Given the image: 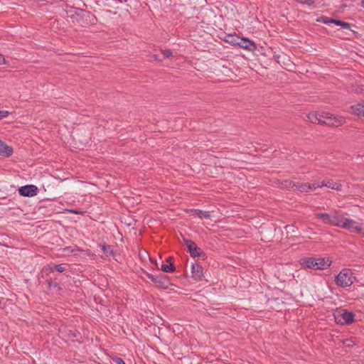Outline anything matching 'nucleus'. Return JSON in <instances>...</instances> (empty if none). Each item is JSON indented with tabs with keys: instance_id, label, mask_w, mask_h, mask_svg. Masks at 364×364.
<instances>
[{
	"instance_id": "1",
	"label": "nucleus",
	"mask_w": 364,
	"mask_h": 364,
	"mask_svg": "<svg viewBox=\"0 0 364 364\" xmlns=\"http://www.w3.org/2000/svg\"><path fill=\"white\" fill-rule=\"evenodd\" d=\"M307 118L312 123L324 124L328 126L338 127L345 123L342 116L333 115L329 112H315L309 113Z\"/></svg>"
},
{
	"instance_id": "2",
	"label": "nucleus",
	"mask_w": 364,
	"mask_h": 364,
	"mask_svg": "<svg viewBox=\"0 0 364 364\" xmlns=\"http://www.w3.org/2000/svg\"><path fill=\"white\" fill-rule=\"evenodd\" d=\"M331 262L328 257H304L301 259L302 267L314 269H325L331 266Z\"/></svg>"
},
{
	"instance_id": "3",
	"label": "nucleus",
	"mask_w": 364,
	"mask_h": 364,
	"mask_svg": "<svg viewBox=\"0 0 364 364\" xmlns=\"http://www.w3.org/2000/svg\"><path fill=\"white\" fill-rule=\"evenodd\" d=\"M355 279V278L350 269H343L336 277L335 282L339 287H348L354 283Z\"/></svg>"
},
{
	"instance_id": "4",
	"label": "nucleus",
	"mask_w": 364,
	"mask_h": 364,
	"mask_svg": "<svg viewBox=\"0 0 364 364\" xmlns=\"http://www.w3.org/2000/svg\"><path fill=\"white\" fill-rule=\"evenodd\" d=\"M338 228H344L355 233H359L362 231L360 224L353 219L345 218L343 215H341Z\"/></svg>"
},
{
	"instance_id": "5",
	"label": "nucleus",
	"mask_w": 364,
	"mask_h": 364,
	"mask_svg": "<svg viewBox=\"0 0 364 364\" xmlns=\"http://www.w3.org/2000/svg\"><path fill=\"white\" fill-rule=\"evenodd\" d=\"M341 215H342L327 213H315L316 218L321 219L325 224L336 227H338Z\"/></svg>"
},
{
	"instance_id": "6",
	"label": "nucleus",
	"mask_w": 364,
	"mask_h": 364,
	"mask_svg": "<svg viewBox=\"0 0 364 364\" xmlns=\"http://www.w3.org/2000/svg\"><path fill=\"white\" fill-rule=\"evenodd\" d=\"M18 193L22 196L33 197L38 193V188L34 185H26L19 188Z\"/></svg>"
},
{
	"instance_id": "7",
	"label": "nucleus",
	"mask_w": 364,
	"mask_h": 364,
	"mask_svg": "<svg viewBox=\"0 0 364 364\" xmlns=\"http://www.w3.org/2000/svg\"><path fill=\"white\" fill-rule=\"evenodd\" d=\"M238 41H240L239 47L244 50L255 51L257 49L255 42L247 38H241Z\"/></svg>"
},
{
	"instance_id": "8",
	"label": "nucleus",
	"mask_w": 364,
	"mask_h": 364,
	"mask_svg": "<svg viewBox=\"0 0 364 364\" xmlns=\"http://www.w3.org/2000/svg\"><path fill=\"white\" fill-rule=\"evenodd\" d=\"M185 244L188 248V250L190 253V255L192 257H199L201 255V250L197 247L196 244L191 240H186Z\"/></svg>"
},
{
	"instance_id": "9",
	"label": "nucleus",
	"mask_w": 364,
	"mask_h": 364,
	"mask_svg": "<svg viewBox=\"0 0 364 364\" xmlns=\"http://www.w3.org/2000/svg\"><path fill=\"white\" fill-rule=\"evenodd\" d=\"M316 188V186L315 183H296L294 191H298L301 193H308L309 191L315 190Z\"/></svg>"
},
{
	"instance_id": "10",
	"label": "nucleus",
	"mask_w": 364,
	"mask_h": 364,
	"mask_svg": "<svg viewBox=\"0 0 364 364\" xmlns=\"http://www.w3.org/2000/svg\"><path fill=\"white\" fill-rule=\"evenodd\" d=\"M192 277L196 281H200L204 277L203 268L198 264H193L191 266Z\"/></svg>"
},
{
	"instance_id": "11",
	"label": "nucleus",
	"mask_w": 364,
	"mask_h": 364,
	"mask_svg": "<svg viewBox=\"0 0 364 364\" xmlns=\"http://www.w3.org/2000/svg\"><path fill=\"white\" fill-rule=\"evenodd\" d=\"M341 320L339 321L341 323L350 324L354 321L355 315L353 313L348 311L346 310H341L339 312Z\"/></svg>"
},
{
	"instance_id": "12",
	"label": "nucleus",
	"mask_w": 364,
	"mask_h": 364,
	"mask_svg": "<svg viewBox=\"0 0 364 364\" xmlns=\"http://www.w3.org/2000/svg\"><path fill=\"white\" fill-rule=\"evenodd\" d=\"M157 280H156V285L161 289H167L170 284L169 280L166 275L159 274L157 275Z\"/></svg>"
},
{
	"instance_id": "13",
	"label": "nucleus",
	"mask_w": 364,
	"mask_h": 364,
	"mask_svg": "<svg viewBox=\"0 0 364 364\" xmlns=\"http://www.w3.org/2000/svg\"><path fill=\"white\" fill-rule=\"evenodd\" d=\"M13 154V148L0 141V156H9Z\"/></svg>"
},
{
	"instance_id": "14",
	"label": "nucleus",
	"mask_w": 364,
	"mask_h": 364,
	"mask_svg": "<svg viewBox=\"0 0 364 364\" xmlns=\"http://www.w3.org/2000/svg\"><path fill=\"white\" fill-rule=\"evenodd\" d=\"M295 184L296 182H294L291 180H284L278 181V185L281 188L283 189H292L294 191V188H295Z\"/></svg>"
},
{
	"instance_id": "15",
	"label": "nucleus",
	"mask_w": 364,
	"mask_h": 364,
	"mask_svg": "<svg viewBox=\"0 0 364 364\" xmlns=\"http://www.w3.org/2000/svg\"><path fill=\"white\" fill-rule=\"evenodd\" d=\"M99 247L103 252L105 257H114V252L113 248L111 245L103 244H100Z\"/></svg>"
},
{
	"instance_id": "16",
	"label": "nucleus",
	"mask_w": 364,
	"mask_h": 364,
	"mask_svg": "<svg viewBox=\"0 0 364 364\" xmlns=\"http://www.w3.org/2000/svg\"><path fill=\"white\" fill-rule=\"evenodd\" d=\"M352 113L356 115L364 116V104H357L350 107Z\"/></svg>"
},
{
	"instance_id": "17",
	"label": "nucleus",
	"mask_w": 364,
	"mask_h": 364,
	"mask_svg": "<svg viewBox=\"0 0 364 364\" xmlns=\"http://www.w3.org/2000/svg\"><path fill=\"white\" fill-rule=\"evenodd\" d=\"M326 187H328L333 190L339 191L341 188V185L336 182H334L332 180H328V181H326Z\"/></svg>"
},
{
	"instance_id": "18",
	"label": "nucleus",
	"mask_w": 364,
	"mask_h": 364,
	"mask_svg": "<svg viewBox=\"0 0 364 364\" xmlns=\"http://www.w3.org/2000/svg\"><path fill=\"white\" fill-rule=\"evenodd\" d=\"M161 269L164 272L170 273V272H173L175 271L176 268L173 263H170L168 264H163L161 267Z\"/></svg>"
},
{
	"instance_id": "19",
	"label": "nucleus",
	"mask_w": 364,
	"mask_h": 364,
	"mask_svg": "<svg viewBox=\"0 0 364 364\" xmlns=\"http://www.w3.org/2000/svg\"><path fill=\"white\" fill-rule=\"evenodd\" d=\"M329 22H331L332 23H334V24H336L337 26H340L343 28L350 29V25L349 23H347V22H345V21H340V20L331 19V21Z\"/></svg>"
},
{
	"instance_id": "20",
	"label": "nucleus",
	"mask_w": 364,
	"mask_h": 364,
	"mask_svg": "<svg viewBox=\"0 0 364 364\" xmlns=\"http://www.w3.org/2000/svg\"><path fill=\"white\" fill-rule=\"evenodd\" d=\"M196 213L200 218H210L211 217L210 212L203 211L200 210H193Z\"/></svg>"
},
{
	"instance_id": "21",
	"label": "nucleus",
	"mask_w": 364,
	"mask_h": 364,
	"mask_svg": "<svg viewBox=\"0 0 364 364\" xmlns=\"http://www.w3.org/2000/svg\"><path fill=\"white\" fill-rule=\"evenodd\" d=\"M228 38H230V40H228V42H230V43L239 46L240 41L241 38H239L238 36H229Z\"/></svg>"
},
{
	"instance_id": "22",
	"label": "nucleus",
	"mask_w": 364,
	"mask_h": 364,
	"mask_svg": "<svg viewBox=\"0 0 364 364\" xmlns=\"http://www.w3.org/2000/svg\"><path fill=\"white\" fill-rule=\"evenodd\" d=\"M161 53L166 58H168L172 56V51L169 49L162 50Z\"/></svg>"
},
{
	"instance_id": "23",
	"label": "nucleus",
	"mask_w": 364,
	"mask_h": 364,
	"mask_svg": "<svg viewBox=\"0 0 364 364\" xmlns=\"http://www.w3.org/2000/svg\"><path fill=\"white\" fill-rule=\"evenodd\" d=\"M55 269V271L58 272H63L65 271V268L62 266V264H55L53 266V269H52L51 270H53Z\"/></svg>"
},
{
	"instance_id": "24",
	"label": "nucleus",
	"mask_w": 364,
	"mask_h": 364,
	"mask_svg": "<svg viewBox=\"0 0 364 364\" xmlns=\"http://www.w3.org/2000/svg\"><path fill=\"white\" fill-rule=\"evenodd\" d=\"M343 344L347 347H351L355 345V343L350 339H346L343 341Z\"/></svg>"
},
{
	"instance_id": "25",
	"label": "nucleus",
	"mask_w": 364,
	"mask_h": 364,
	"mask_svg": "<svg viewBox=\"0 0 364 364\" xmlns=\"http://www.w3.org/2000/svg\"><path fill=\"white\" fill-rule=\"evenodd\" d=\"M113 361L116 364H125V362L121 358H113Z\"/></svg>"
},
{
	"instance_id": "26",
	"label": "nucleus",
	"mask_w": 364,
	"mask_h": 364,
	"mask_svg": "<svg viewBox=\"0 0 364 364\" xmlns=\"http://www.w3.org/2000/svg\"><path fill=\"white\" fill-rule=\"evenodd\" d=\"M9 112L8 111H1L0 110V119H2L3 118L7 117L9 115Z\"/></svg>"
},
{
	"instance_id": "27",
	"label": "nucleus",
	"mask_w": 364,
	"mask_h": 364,
	"mask_svg": "<svg viewBox=\"0 0 364 364\" xmlns=\"http://www.w3.org/2000/svg\"><path fill=\"white\" fill-rule=\"evenodd\" d=\"M147 277H148L149 279H150L154 283L156 282V280H157V279H156L157 278V275L154 276V275H153L151 274L148 273L147 274Z\"/></svg>"
},
{
	"instance_id": "28",
	"label": "nucleus",
	"mask_w": 364,
	"mask_h": 364,
	"mask_svg": "<svg viewBox=\"0 0 364 364\" xmlns=\"http://www.w3.org/2000/svg\"><path fill=\"white\" fill-rule=\"evenodd\" d=\"M326 181H323L321 183H316V188H321V187L326 186Z\"/></svg>"
},
{
	"instance_id": "29",
	"label": "nucleus",
	"mask_w": 364,
	"mask_h": 364,
	"mask_svg": "<svg viewBox=\"0 0 364 364\" xmlns=\"http://www.w3.org/2000/svg\"><path fill=\"white\" fill-rule=\"evenodd\" d=\"M331 18H328L327 17H323L322 18V22H323L324 23H330L329 21H331Z\"/></svg>"
},
{
	"instance_id": "30",
	"label": "nucleus",
	"mask_w": 364,
	"mask_h": 364,
	"mask_svg": "<svg viewBox=\"0 0 364 364\" xmlns=\"http://www.w3.org/2000/svg\"><path fill=\"white\" fill-rule=\"evenodd\" d=\"M152 58H153V59H154V60H157V61H159V60H160L157 55H152Z\"/></svg>"
},
{
	"instance_id": "31",
	"label": "nucleus",
	"mask_w": 364,
	"mask_h": 364,
	"mask_svg": "<svg viewBox=\"0 0 364 364\" xmlns=\"http://www.w3.org/2000/svg\"><path fill=\"white\" fill-rule=\"evenodd\" d=\"M171 260H172V257H168V258L166 259V262H167L168 263H169V264H170V263H172Z\"/></svg>"
},
{
	"instance_id": "32",
	"label": "nucleus",
	"mask_w": 364,
	"mask_h": 364,
	"mask_svg": "<svg viewBox=\"0 0 364 364\" xmlns=\"http://www.w3.org/2000/svg\"><path fill=\"white\" fill-rule=\"evenodd\" d=\"M4 60V58L3 57L2 55L0 54V64L1 63V62H3Z\"/></svg>"
},
{
	"instance_id": "33",
	"label": "nucleus",
	"mask_w": 364,
	"mask_h": 364,
	"mask_svg": "<svg viewBox=\"0 0 364 364\" xmlns=\"http://www.w3.org/2000/svg\"><path fill=\"white\" fill-rule=\"evenodd\" d=\"M361 230L362 231H360L359 233L364 235V227H363L362 225H361Z\"/></svg>"
},
{
	"instance_id": "34",
	"label": "nucleus",
	"mask_w": 364,
	"mask_h": 364,
	"mask_svg": "<svg viewBox=\"0 0 364 364\" xmlns=\"http://www.w3.org/2000/svg\"><path fill=\"white\" fill-rule=\"evenodd\" d=\"M101 185H102L101 183H92V186H101Z\"/></svg>"
}]
</instances>
